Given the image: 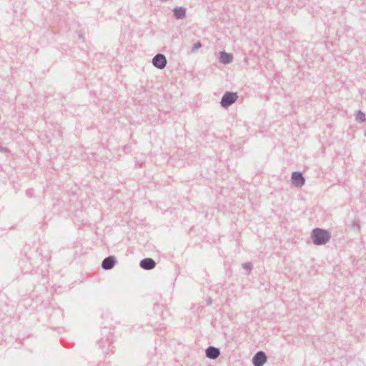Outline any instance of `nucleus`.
<instances>
[{
  "instance_id": "obj_14",
  "label": "nucleus",
  "mask_w": 366,
  "mask_h": 366,
  "mask_svg": "<svg viewBox=\"0 0 366 366\" xmlns=\"http://www.w3.org/2000/svg\"><path fill=\"white\" fill-rule=\"evenodd\" d=\"M242 267L250 272L252 269V264L251 262H245L242 264Z\"/></svg>"
},
{
  "instance_id": "obj_2",
  "label": "nucleus",
  "mask_w": 366,
  "mask_h": 366,
  "mask_svg": "<svg viewBox=\"0 0 366 366\" xmlns=\"http://www.w3.org/2000/svg\"><path fill=\"white\" fill-rule=\"evenodd\" d=\"M104 333L106 337H104L100 340L97 341V343L102 349L103 352L108 354L109 351H113L114 346H112V344L114 340V335L111 332H107V330H105ZM102 335H104V332H102Z\"/></svg>"
},
{
  "instance_id": "obj_7",
  "label": "nucleus",
  "mask_w": 366,
  "mask_h": 366,
  "mask_svg": "<svg viewBox=\"0 0 366 366\" xmlns=\"http://www.w3.org/2000/svg\"><path fill=\"white\" fill-rule=\"evenodd\" d=\"M267 361V355L264 351H258L252 358L254 366H263Z\"/></svg>"
},
{
  "instance_id": "obj_8",
  "label": "nucleus",
  "mask_w": 366,
  "mask_h": 366,
  "mask_svg": "<svg viewBox=\"0 0 366 366\" xmlns=\"http://www.w3.org/2000/svg\"><path fill=\"white\" fill-rule=\"evenodd\" d=\"M157 265L156 262L150 257H147L142 259L139 262V266L145 270H151Z\"/></svg>"
},
{
  "instance_id": "obj_16",
  "label": "nucleus",
  "mask_w": 366,
  "mask_h": 366,
  "mask_svg": "<svg viewBox=\"0 0 366 366\" xmlns=\"http://www.w3.org/2000/svg\"><path fill=\"white\" fill-rule=\"evenodd\" d=\"M207 305H211L212 304V297H209L206 300Z\"/></svg>"
},
{
  "instance_id": "obj_10",
  "label": "nucleus",
  "mask_w": 366,
  "mask_h": 366,
  "mask_svg": "<svg viewBox=\"0 0 366 366\" xmlns=\"http://www.w3.org/2000/svg\"><path fill=\"white\" fill-rule=\"evenodd\" d=\"M187 9L184 6L173 9L174 16L176 19H183L186 16Z\"/></svg>"
},
{
  "instance_id": "obj_12",
  "label": "nucleus",
  "mask_w": 366,
  "mask_h": 366,
  "mask_svg": "<svg viewBox=\"0 0 366 366\" xmlns=\"http://www.w3.org/2000/svg\"><path fill=\"white\" fill-rule=\"evenodd\" d=\"M355 119L357 122L362 123L366 120V117L364 112L358 110L356 112Z\"/></svg>"
},
{
  "instance_id": "obj_15",
  "label": "nucleus",
  "mask_w": 366,
  "mask_h": 366,
  "mask_svg": "<svg viewBox=\"0 0 366 366\" xmlns=\"http://www.w3.org/2000/svg\"><path fill=\"white\" fill-rule=\"evenodd\" d=\"M352 227L355 229L359 231L360 229V224L357 221L353 220L352 222Z\"/></svg>"
},
{
  "instance_id": "obj_1",
  "label": "nucleus",
  "mask_w": 366,
  "mask_h": 366,
  "mask_svg": "<svg viewBox=\"0 0 366 366\" xmlns=\"http://www.w3.org/2000/svg\"><path fill=\"white\" fill-rule=\"evenodd\" d=\"M311 238L315 245H323L330 241L331 234L324 229L315 228L312 230Z\"/></svg>"
},
{
  "instance_id": "obj_17",
  "label": "nucleus",
  "mask_w": 366,
  "mask_h": 366,
  "mask_svg": "<svg viewBox=\"0 0 366 366\" xmlns=\"http://www.w3.org/2000/svg\"><path fill=\"white\" fill-rule=\"evenodd\" d=\"M0 152H9V149L7 148L4 147L0 145Z\"/></svg>"
},
{
  "instance_id": "obj_6",
  "label": "nucleus",
  "mask_w": 366,
  "mask_h": 366,
  "mask_svg": "<svg viewBox=\"0 0 366 366\" xmlns=\"http://www.w3.org/2000/svg\"><path fill=\"white\" fill-rule=\"evenodd\" d=\"M117 262V258L110 255L103 259L101 267L104 270H109L114 267Z\"/></svg>"
},
{
  "instance_id": "obj_13",
  "label": "nucleus",
  "mask_w": 366,
  "mask_h": 366,
  "mask_svg": "<svg viewBox=\"0 0 366 366\" xmlns=\"http://www.w3.org/2000/svg\"><path fill=\"white\" fill-rule=\"evenodd\" d=\"M202 46V44L200 41H197V43H195L192 49H191V52L192 53H194L198 49L201 48Z\"/></svg>"
},
{
  "instance_id": "obj_5",
  "label": "nucleus",
  "mask_w": 366,
  "mask_h": 366,
  "mask_svg": "<svg viewBox=\"0 0 366 366\" xmlns=\"http://www.w3.org/2000/svg\"><path fill=\"white\" fill-rule=\"evenodd\" d=\"M292 183L297 187H302L305 182V179L301 172H294L291 176Z\"/></svg>"
},
{
  "instance_id": "obj_4",
  "label": "nucleus",
  "mask_w": 366,
  "mask_h": 366,
  "mask_svg": "<svg viewBox=\"0 0 366 366\" xmlns=\"http://www.w3.org/2000/svg\"><path fill=\"white\" fill-rule=\"evenodd\" d=\"M167 64L166 56L162 54H156L152 59V64L159 69L165 68Z\"/></svg>"
},
{
  "instance_id": "obj_20",
  "label": "nucleus",
  "mask_w": 366,
  "mask_h": 366,
  "mask_svg": "<svg viewBox=\"0 0 366 366\" xmlns=\"http://www.w3.org/2000/svg\"><path fill=\"white\" fill-rule=\"evenodd\" d=\"M365 136L366 137V131L365 132Z\"/></svg>"
},
{
  "instance_id": "obj_9",
  "label": "nucleus",
  "mask_w": 366,
  "mask_h": 366,
  "mask_svg": "<svg viewBox=\"0 0 366 366\" xmlns=\"http://www.w3.org/2000/svg\"><path fill=\"white\" fill-rule=\"evenodd\" d=\"M205 353L207 357L211 360H215L220 355V350L216 347L209 346L206 349Z\"/></svg>"
},
{
  "instance_id": "obj_3",
  "label": "nucleus",
  "mask_w": 366,
  "mask_h": 366,
  "mask_svg": "<svg viewBox=\"0 0 366 366\" xmlns=\"http://www.w3.org/2000/svg\"><path fill=\"white\" fill-rule=\"evenodd\" d=\"M238 99L237 93L232 92H226L220 102L221 107L227 109L233 104Z\"/></svg>"
},
{
  "instance_id": "obj_18",
  "label": "nucleus",
  "mask_w": 366,
  "mask_h": 366,
  "mask_svg": "<svg viewBox=\"0 0 366 366\" xmlns=\"http://www.w3.org/2000/svg\"><path fill=\"white\" fill-rule=\"evenodd\" d=\"M97 366H106L105 362H99Z\"/></svg>"
},
{
  "instance_id": "obj_11",
  "label": "nucleus",
  "mask_w": 366,
  "mask_h": 366,
  "mask_svg": "<svg viewBox=\"0 0 366 366\" xmlns=\"http://www.w3.org/2000/svg\"><path fill=\"white\" fill-rule=\"evenodd\" d=\"M233 56L231 54L226 53L225 51L220 52L219 60L222 63L227 64L232 61Z\"/></svg>"
},
{
  "instance_id": "obj_19",
  "label": "nucleus",
  "mask_w": 366,
  "mask_h": 366,
  "mask_svg": "<svg viewBox=\"0 0 366 366\" xmlns=\"http://www.w3.org/2000/svg\"><path fill=\"white\" fill-rule=\"evenodd\" d=\"M26 195L29 197H31V193H30L29 190L26 191Z\"/></svg>"
}]
</instances>
